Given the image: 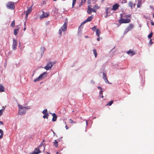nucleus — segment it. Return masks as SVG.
I'll use <instances>...</instances> for the list:
<instances>
[{
	"label": "nucleus",
	"instance_id": "obj_45",
	"mask_svg": "<svg viewBox=\"0 0 154 154\" xmlns=\"http://www.w3.org/2000/svg\"><path fill=\"white\" fill-rule=\"evenodd\" d=\"M151 24L152 26H154V22H151Z\"/></svg>",
	"mask_w": 154,
	"mask_h": 154
},
{
	"label": "nucleus",
	"instance_id": "obj_37",
	"mask_svg": "<svg viewBox=\"0 0 154 154\" xmlns=\"http://www.w3.org/2000/svg\"><path fill=\"white\" fill-rule=\"evenodd\" d=\"M109 8H107L106 9V14H108V10H109Z\"/></svg>",
	"mask_w": 154,
	"mask_h": 154
},
{
	"label": "nucleus",
	"instance_id": "obj_9",
	"mask_svg": "<svg viewBox=\"0 0 154 154\" xmlns=\"http://www.w3.org/2000/svg\"><path fill=\"white\" fill-rule=\"evenodd\" d=\"M93 18V17L92 16H91L89 17L82 23L81 25L84 24V23H86L88 22L91 21Z\"/></svg>",
	"mask_w": 154,
	"mask_h": 154
},
{
	"label": "nucleus",
	"instance_id": "obj_31",
	"mask_svg": "<svg viewBox=\"0 0 154 154\" xmlns=\"http://www.w3.org/2000/svg\"><path fill=\"white\" fill-rule=\"evenodd\" d=\"M69 122L71 123V124H72V123H76V122L75 121V122H73V120L72 119H69Z\"/></svg>",
	"mask_w": 154,
	"mask_h": 154
},
{
	"label": "nucleus",
	"instance_id": "obj_20",
	"mask_svg": "<svg viewBox=\"0 0 154 154\" xmlns=\"http://www.w3.org/2000/svg\"><path fill=\"white\" fill-rule=\"evenodd\" d=\"M99 8L100 7L97 5H95L93 7V9H94L95 11L96 9H99Z\"/></svg>",
	"mask_w": 154,
	"mask_h": 154
},
{
	"label": "nucleus",
	"instance_id": "obj_58",
	"mask_svg": "<svg viewBox=\"0 0 154 154\" xmlns=\"http://www.w3.org/2000/svg\"><path fill=\"white\" fill-rule=\"evenodd\" d=\"M153 17H154V13L153 15Z\"/></svg>",
	"mask_w": 154,
	"mask_h": 154
},
{
	"label": "nucleus",
	"instance_id": "obj_5",
	"mask_svg": "<svg viewBox=\"0 0 154 154\" xmlns=\"http://www.w3.org/2000/svg\"><path fill=\"white\" fill-rule=\"evenodd\" d=\"M45 75H47V72H45L42 74L40 75L36 79H35L34 80V81L35 82L37 81L40 80L41 79H42L43 78V76Z\"/></svg>",
	"mask_w": 154,
	"mask_h": 154
},
{
	"label": "nucleus",
	"instance_id": "obj_8",
	"mask_svg": "<svg viewBox=\"0 0 154 154\" xmlns=\"http://www.w3.org/2000/svg\"><path fill=\"white\" fill-rule=\"evenodd\" d=\"M17 42L15 39H13V43L12 44L13 48L15 50L17 48Z\"/></svg>",
	"mask_w": 154,
	"mask_h": 154
},
{
	"label": "nucleus",
	"instance_id": "obj_36",
	"mask_svg": "<svg viewBox=\"0 0 154 154\" xmlns=\"http://www.w3.org/2000/svg\"><path fill=\"white\" fill-rule=\"evenodd\" d=\"M41 51H42V52L43 53V54L44 52V51L45 49V48L44 47H42L41 48Z\"/></svg>",
	"mask_w": 154,
	"mask_h": 154
},
{
	"label": "nucleus",
	"instance_id": "obj_25",
	"mask_svg": "<svg viewBox=\"0 0 154 154\" xmlns=\"http://www.w3.org/2000/svg\"><path fill=\"white\" fill-rule=\"evenodd\" d=\"M141 5V1H138V4L137 5V7L138 8H140Z\"/></svg>",
	"mask_w": 154,
	"mask_h": 154
},
{
	"label": "nucleus",
	"instance_id": "obj_21",
	"mask_svg": "<svg viewBox=\"0 0 154 154\" xmlns=\"http://www.w3.org/2000/svg\"><path fill=\"white\" fill-rule=\"evenodd\" d=\"M93 51L94 52V55L95 57L96 58L97 56V53L96 52V50L95 49H94L93 50Z\"/></svg>",
	"mask_w": 154,
	"mask_h": 154
},
{
	"label": "nucleus",
	"instance_id": "obj_16",
	"mask_svg": "<svg viewBox=\"0 0 154 154\" xmlns=\"http://www.w3.org/2000/svg\"><path fill=\"white\" fill-rule=\"evenodd\" d=\"M127 53L128 54H131L130 55L131 56H132L134 55L135 54V52L134 51H131L130 50H129V51H128L127 52Z\"/></svg>",
	"mask_w": 154,
	"mask_h": 154
},
{
	"label": "nucleus",
	"instance_id": "obj_10",
	"mask_svg": "<svg viewBox=\"0 0 154 154\" xmlns=\"http://www.w3.org/2000/svg\"><path fill=\"white\" fill-rule=\"evenodd\" d=\"M119 7V5L117 3H116L112 6V9L114 11H116L118 9Z\"/></svg>",
	"mask_w": 154,
	"mask_h": 154
},
{
	"label": "nucleus",
	"instance_id": "obj_18",
	"mask_svg": "<svg viewBox=\"0 0 154 154\" xmlns=\"http://www.w3.org/2000/svg\"><path fill=\"white\" fill-rule=\"evenodd\" d=\"M100 30L99 29H97L96 31V34L98 37H99L100 35Z\"/></svg>",
	"mask_w": 154,
	"mask_h": 154
},
{
	"label": "nucleus",
	"instance_id": "obj_51",
	"mask_svg": "<svg viewBox=\"0 0 154 154\" xmlns=\"http://www.w3.org/2000/svg\"><path fill=\"white\" fill-rule=\"evenodd\" d=\"M26 29V28L25 27V28L23 29V30H24V31H25Z\"/></svg>",
	"mask_w": 154,
	"mask_h": 154
},
{
	"label": "nucleus",
	"instance_id": "obj_55",
	"mask_svg": "<svg viewBox=\"0 0 154 154\" xmlns=\"http://www.w3.org/2000/svg\"><path fill=\"white\" fill-rule=\"evenodd\" d=\"M85 38H88V36H85Z\"/></svg>",
	"mask_w": 154,
	"mask_h": 154
},
{
	"label": "nucleus",
	"instance_id": "obj_57",
	"mask_svg": "<svg viewBox=\"0 0 154 154\" xmlns=\"http://www.w3.org/2000/svg\"><path fill=\"white\" fill-rule=\"evenodd\" d=\"M54 1H56L57 0H53Z\"/></svg>",
	"mask_w": 154,
	"mask_h": 154
},
{
	"label": "nucleus",
	"instance_id": "obj_11",
	"mask_svg": "<svg viewBox=\"0 0 154 154\" xmlns=\"http://www.w3.org/2000/svg\"><path fill=\"white\" fill-rule=\"evenodd\" d=\"M103 79L104 80L105 82L106 83H108L109 84H110L109 81H108L106 77V74L105 72L103 73Z\"/></svg>",
	"mask_w": 154,
	"mask_h": 154
},
{
	"label": "nucleus",
	"instance_id": "obj_27",
	"mask_svg": "<svg viewBox=\"0 0 154 154\" xmlns=\"http://www.w3.org/2000/svg\"><path fill=\"white\" fill-rule=\"evenodd\" d=\"M5 108L2 109L0 110V116L3 114V112L4 111Z\"/></svg>",
	"mask_w": 154,
	"mask_h": 154
},
{
	"label": "nucleus",
	"instance_id": "obj_44",
	"mask_svg": "<svg viewBox=\"0 0 154 154\" xmlns=\"http://www.w3.org/2000/svg\"><path fill=\"white\" fill-rule=\"evenodd\" d=\"M3 124H3V122L2 121H0V125H3Z\"/></svg>",
	"mask_w": 154,
	"mask_h": 154
},
{
	"label": "nucleus",
	"instance_id": "obj_19",
	"mask_svg": "<svg viewBox=\"0 0 154 154\" xmlns=\"http://www.w3.org/2000/svg\"><path fill=\"white\" fill-rule=\"evenodd\" d=\"M5 91V88L2 85H0V91L3 92Z\"/></svg>",
	"mask_w": 154,
	"mask_h": 154
},
{
	"label": "nucleus",
	"instance_id": "obj_1",
	"mask_svg": "<svg viewBox=\"0 0 154 154\" xmlns=\"http://www.w3.org/2000/svg\"><path fill=\"white\" fill-rule=\"evenodd\" d=\"M18 107L19 109L18 110V113L20 115H23L26 113V109L29 108V107L23 106L21 105H19Z\"/></svg>",
	"mask_w": 154,
	"mask_h": 154
},
{
	"label": "nucleus",
	"instance_id": "obj_47",
	"mask_svg": "<svg viewBox=\"0 0 154 154\" xmlns=\"http://www.w3.org/2000/svg\"><path fill=\"white\" fill-rule=\"evenodd\" d=\"M100 38L99 37H98L97 38V40L98 41H100Z\"/></svg>",
	"mask_w": 154,
	"mask_h": 154
},
{
	"label": "nucleus",
	"instance_id": "obj_22",
	"mask_svg": "<svg viewBox=\"0 0 154 154\" xmlns=\"http://www.w3.org/2000/svg\"><path fill=\"white\" fill-rule=\"evenodd\" d=\"M42 113L44 114H47V115H48V114L47 112V110L46 109H45L43 111Z\"/></svg>",
	"mask_w": 154,
	"mask_h": 154
},
{
	"label": "nucleus",
	"instance_id": "obj_59",
	"mask_svg": "<svg viewBox=\"0 0 154 154\" xmlns=\"http://www.w3.org/2000/svg\"><path fill=\"white\" fill-rule=\"evenodd\" d=\"M74 112V111H72V112Z\"/></svg>",
	"mask_w": 154,
	"mask_h": 154
},
{
	"label": "nucleus",
	"instance_id": "obj_48",
	"mask_svg": "<svg viewBox=\"0 0 154 154\" xmlns=\"http://www.w3.org/2000/svg\"><path fill=\"white\" fill-rule=\"evenodd\" d=\"M108 16V14H106V15L105 16V17L106 18Z\"/></svg>",
	"mask_w": 154,
	"mask_h": 154
},
{
	"label": "nucleus",
	"instance_id": "obj_30",
	"mask_svg": "<svg viewBox=\"0 0 154 154\" xmlns=\"http://www.w3.org/2000/svg\"><path fill=\"white\" fill-rule=\"evenodd\" d=\"M152 34H153V33L152 32H151L148 35V37L149 38H150L152 37Z\"/></svg>",
	"mask_w": 154,
	"mask_h": 154
},
{
	"label": "nucleus",
	"instance_id": "obj_4",
	"mask_svg": "<svg viewBox=\"0 0 154 154\" xmlns=\"http://www.w3.org/2000/svg\"><path fill=\"white\" fill-rule=\"evenodd\" d=\"M14 3L12 2H8L7 4V7L8 9L12 10L14 9L15 8Z\"/></svg>",
	"mask_w": 154,
	"mask_h": 154
},
{
	"label": "nucleus",
	"instance_id": "obj_3",
	"mask_svg": "<svg viewBox=\"0 0 154 154\" xmlns=\"http://www.w3.org/2000/svg\"><path fill=\"white\" fill-rule=\"evenodd\" d=\"M55 63V62H50L47 63L46 66H45L44 68L46 70H48L51 69Z\"/></svg>",
	"mask_w": 154,
	"mask_h": 154
},
{
	"label": "nucleus",
	"instance_id": "obj_26",
	"mask_svg": "<svg viewBox=\"0 0 154 154\" xmlns=\"http://www.w3.org/2000/svg\"><path fill=\"white\" fill-rule=\"evenodd\" d=\"M113 100H111L110 101L109 103H108L106 105L108 106H111L113 103Z\"/></svg>",
	"mask_w": 154,
	"mask_h": 154
},
{
	"label": "nucleus",
	"instance_id": "obj_38",
	"mask_svg": "<svg viewBox=\"0 0 154 154\" xmlns=\"http://www.w3.org/2000/svg\"><path fill=\"white\" fill-rule=\"evenodd\" d=\"M86 0H81V4L83 5L82 4V3H84L86 1Z\"/></svg>",
	"mask_w": 154,
	"mask_h": 154
},
{
	"label": "nucleus",
	"instance_id": "obj_43",
	"mask_svg": "<svg viewBox=\"0 0 154 154\" xmlns=\"http://www.w3.org/2000/svg\"><path fill=\"white\" fill-rule=\"evenodd\" d=\"M94 3H96L97 0H93Z\"/></svg>",
	"mask_w": 154,
	"mask_h": 154
},
{
	"label": "nucleus",
	"instance_id": "obj_40",
	"mask_svg": "<svg viewBox=\"0 0 154 154\" xmlns=\"http://www.w3.org/2000/svg\"><path fill=\"white\" fill-rule=\"evenodd\" d=\"M96 27L95 26H94L93 27H92V29L93 30V31H94L95 30V29H96Z\"/></svg>",
	"mask_w": 154,
	"mask_h": 154
},
{
	"label": "nucleus",
	"instance_id": "obj_39",
	"mask_svg": "<svg viewBox=\"0 0 154 154\" xmlns=\"http://www.w3.org/2000/svg\"><path fill=\"white\" fill-rule=\"evenodd\" d=\"M62 30L61 29H60L59 31V33L60 35H61L62 34Z\"/></svg>",
	"mask_w": 154,
	"mask_h": 154
},
{
	"label": "nucleus",
	"instance_id": "obj_13",
	"mask_svg": "<svg viewBox=\"0 0 154 154\" xmlns=\"http://www.w3.org/2000/svg\"><path fill=\"white\" fill-rule=\"evenodd\" d=\"M67 22H65L63 26L61 27V29L63 31H65L67 28Z\"/></svg>",
	"mask_w": 154,
	"mask_h": 154
},
{
	"label": "nucleus",
	"instance_id": "obj_6",
	"mask_svg": "<svg viewBox=\"0 0 154 154\" xmlns=\"http://www.w3.org/2000/svg\"><path fill=\"white\" fill-rule=\"evenodd\" d=\"M92 11L96 12V11H95L94 9H93V8H91V5H88V6L87 13L88 14H90Z\"/></svg>",
	"mask_w": 154,
	"mask_h": 154
},
{
	"label": "nucleus",
	"instance_id": "obj_53",
	"mask_svg": "<svg viewBox=\"0 0 154 154\" xmlns=\"http://www.w3.org/2000/svg\"><path fill=\"white\" fill-rule=\"evenodd\" d=\"M91 82L93 83H94V82L93 80H92Z\"/></svg>",
	"mask_w": 154,
	"mask_h": 154
},
{
	"label": "nucleus",
	"instance_id": "obj_34",
	"mask_svg": "<svg viewBox=\"0 0 154 154\" xmlns=\"http://www.w3.org/2000/svg\"><path fill=\"white\" fill-rule=\"evenodd\" d=\"M76 0H72V6L73 7L75 5L76 2Z\"/></svg>",
	"mask_w": 154,
	"mask_h": 154
},
{
	"label": "nucleus",
	"instance_id": "obj_46",
	"mask_svg": "<svg viewBox=\"0 0 154 154\" xmlns=\"http://www.w3.org/2000/svg\"><path fill=\"white\" fill-rule=\"evenodd\" d=\"M99 89H100L101 90L102 89V88L100 87V86H98V87H97Z\"/></svg>",
	"mask_w": 154,
	"mask_h": 154
},
{
	"label": "nucleus",
	"instance_id": "obj_50",
	"mask_svg": "<svg viewBox=\"0 0 154 154\" xmlns=\"http://www.w3.org/2000/svg\"><path fill=\"white\" fill-rule=\"evenodd\" d=\"M150 42L151 43H152V40H151V39H150Z\"/></svg>",
	"mask_w": 154,
	"mask_h": 154
},
{
	"label": "nucleus",
	"instance_id": "obj_41",
	"mask_svg": "<svg viewBox=\"0 0 154 154\" xmlns=\"http://www.w3.org/2000/svg\"><path fill=\"white\" fill-rule=\"evenodd\" d=\"M127 2V0H123L122 1V3H126Z\"/></svg>",
	"mask_w": 154,
	"mask_h": 154
},
{
	"label": "nucleus",
	"instance_id": "obj_7",
	"mask_svg": "<svg viewBox=\"0 0 154 154\" xmlns=\"http://www.w3.org/2000/svg\"><path fill=\"white\" fill-rule=\"evenodd\" d=\"M134 28V25L132 24H129L128 26L127 27V28L125 29V33H126L128 31H129L132 29Z\"/></svg>",
	"mask_w": 154,
	"mask_h": 154
},
{
	"label": "nucleus",
	"instance_id": "obj_23",
	"mask_svg": "<svg viewBox=\"0 0 154 154\" xmlns=\"http://www.w3.org/2000/svg\"><path fill=\"white\" fill-rule=\"evenodd\" d=\"M18 31H19V29H15L14 30V34L15 35H17V34Z\"/></svg>",
	"mask_w": 154,
	"mask_h": 154
},
{
	"label": "nucleus",
	"instance_id": "obj_24",
	"mask_svg": "<svg viewBox=\"0 0 154 154\" xmlns=\"http://www.w3.org/2000/svg\"><path fill=\"white\" fill-rule=\"evenodd\" d=\"M54 145L56 147H57L58 146V142L56 140H54Z\"/></svg>",
	"mask_w": 154,
	"mask_h": 154
},
{
	"label": "nucleus",
	"instance_id": "obj_33",
	"mask_svg": "<svg viewBox=\"0 0 154 154\" xmlns=\"http://www.w3.org/2000/svg\"><path fill=\"white\" fill-rule=\"evenodd\" d=\"M48 115H47V114H44L43 116V117L44 119L45 118H47V119H48Z\"/></svg>",
	"mask_w": 154,
	"mask_h": 154
},
{
	"label": "nucleus",
	"instance_id": "obj_49",
	"mask_svg": "<svg viewBox=\"0 0 154 154\" xmlns=\"http://www.w3.org/2000/svg\"><path fill=\"white\" fill-rule=\"evenodd\" d=\"M65 128H66V129H68V127L66 125Z\"/></svg>",
	"mask_w": 154,
	"mask_h": 154
},
{
	"label": "nucleus",
	"instance_id": "obj_52",
	"mask_svg": "<svg viewBox=\"0 0 154 154\" xmlns=\"http://www.w3.org/2000/svg\"><path fill=\"white\" fill-rule=\"evenodd\" d=\"M47 154H51L49 152H47Z\"/></svg>",
	"mask_w": 154,
	"mask_h": 154
},
{
	"label": "nucleus",
	"instance_id": "obj_56",
	"mask_svg": "<svg viewBox=\"0 0 154 154\" xmlns=\"http://www.w3.org/2000/svg\"><path fill=\"white\" fill-rule=\"evenodd\" d=\"M86 124L87 125L88 124V122H87V121H86Z\"/></svg>",
	"mask_w": 154,
	"mask_h": 154
},
{
	"label": "nucleus",
	"instance_id": "obj_29",
	"mask_svg": "<svg viewBox=\"0 0 154 154\" xmlns=\"http://www.w3.org/2000/svg\"><path fill=\"white\" fill-rule=\"evenodd\" d=\"M15 26V20H14L11 24V26L12 27H13Z\"/></svg>",
	"mask_w": 154,
	"mask_h": 154
},
{
	"label": "nucleus",
	"instance_id": "obj_42",
	"mask_svg": "<svg viewBox=\"0 0 154 154\" xmlns=\"http://www.w3.org/2000/svg\"><path fill=\"white\" fill-rule=\"evenodd\" d=\"M91 0H89L88 1V4H91Z\"/></svg>",
	"mask_w": 154,
	"mask_h": 154
},
{
	"label": "nucleus",
	"instance_id": "obj_28",
	"mask_svg": "<svg viewBox=\"0 0 154 154\" xmlns=\"http://www.w3.org/2000/svg\"><path fill=\"white\" fill-rule=\"evenodd\" d=\"M0 133L1 134V135H0V136H1V137H3V134H4L3 131L1 129H0Z\"/></svg>",
	"mask_w": 154,
	"mask_h": 154
},
{
	"label": "nucleus",
	"instance_id": "obj_32",
	"mask_svg": "<svg viewBox=\"0 0 154 154\" xmlns=\"http://www.w3.org/2000/svg\"><path fill=\"white\" fill-rule=\"evenodd\" d=\"M131 17V15L129 14L128 15H126L124 16V17L125 18H128L129 17Z\"/></svg>",
	"mask_w": 154,
	"mask_h": 154
},
{
	"label": "nucleus",
	"instance_id": "obj_35",
	"mask_svg": "<svg viewBox=\"0 0 154 154\" xmlns=\"http://www.w3.org/2000/svg\"><path fill=\"white\" fill-rule=\"evenodd\" d=\"M100 94H101V95L100 96L103 98V96L102 95L103 94V91L102 90H100Z\"/></svg>",
	"mask_w": 154,
	"mask_h": 154
},
{
	"label": "nucleus",
	"instance_id": "obj_14",
	"mask_svg": "<svg viewBox=\"0 0 154 154\" xmlns=\"http://www.w3.org/2000/svg\"><path fill=\"white\" fill-rule=\"evenodd\" d=\"M52 115L53 116V118L52 119V121L53 122H55L56 121L57 116V115H56V114L55 113H53L52 114Z\"/></svg>",
	"mask_w": 154,
	"mask_h": 154
},
{
	"label": "nucleus",
	"instance_id": "obj_54",
	"mask_svg": "<svg viewBox=\"0 0 154 154\" xmlns=\"http://www.w3.org/2000/svg\"><path fill=\"white\" fill-rule=\"evenodd\" d=\"M2 138V137H1V136H0V139H1Z\"/></svg>",
	"mask_w": 154,
	"mask_h": 154
},
{
	"label": "nucleus",
	"instance_id": "obj_12",
	"mask_svg": "<svg viewBox=\"0 0 154 154\" xmlns=\"http://www.w3.org/2000/svg\"><path fill=\"white\" fill-rule=\"evenodd\" d=\"M32 11V6L29 7L28 8V10L26 11V17H28V15L31 13Z\"/></svg>",
	"mask_w": 154,
	"mask_h": 154
},
{
	"label": "nucleus",
	"instance_id": "obj_15",
	"mask_svg": "<svg viewBox=\"0 0 154 154\" xmlns=\"http://www.w3.org/2000/svg\"><path fill=\"white\" fill-rule=\"evenodd\" d=\"M49 15V14L48 13H45L43 11V13L42 15H41V17L42 18L47 17H48Z\"/></svg>",
	"mask_w": 154,
	"mask_h": 154
},
{
	"label": "nucleus",
	"instance_id": "obj_2",
	"mask_svg": "<svg viewBox=\"0 0 154 154\" xmlns=\"http://www.w3.org/2000/svg\"><path fill=\"white\" fill-rule=\"evenodd\" d=\"M131 21V20L130 19L127 18L125 19L122 17L119 19V22L121 24L122 23H130Z\"/></svg>",
	"mask_w": 154,
	"mask_h": 154
},
{
	"label": "nucleus",
	"instance_id": "obj_17",
	"mask_svg": "<svg viewBox=\"0 0 154 154\" xmlns=\"http://www.w3.org/2000/svg\"><path fill=\"white\" fill-rule=\"evenodd\" d=\"M128 4L129 6L131 8H132L133 7H134L135 6V4H133L132 2H129Z\"/></svg>",
	"mask_w": 154,
	"mask_h": 154
}]
</instances>
